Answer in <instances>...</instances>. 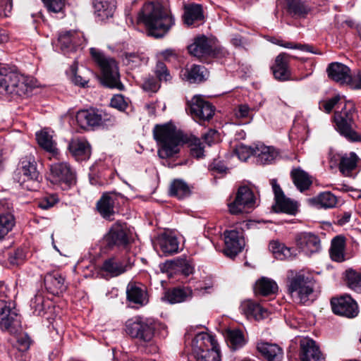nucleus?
Segmentation results:
<instances>
[{"instance_id": "f3484780", "label": "nucleus", "mask_w": 361, "mask_h": 361, "mask_svg": "<svg viewBox=\"0 0 361 361\" xmlns=\"http://www.w3.org/2000/svg\"><path fill=\"white\" fill-rule=\"evenodd\" d=\"M130 240V231L126 224L115 223L111 228L106 241L109 246L126 247Z\"/></svg>"}, {"instance_id": "aec40b11", "label": "nucleus", "mask_w": 361, "mask_h": 361, "mask_svg": "<svg viewBox=\"0 0 361 361\" xmlns=\"http://www.w3.org/2000/svg\"><path fill=\"white\" fill-rule=\"evenodd\" d=\"M295 241L298 248L307 255L317 252L321 249L319 237L312 233H300L296 235Z\"/></svg>"}, {"instance_id": "cd10ccee", "label": "nucleus", "mask_w": 361, "mask_h": 361, "mask_svg": "<svg viewBox=\"0 0 361 361\" xmlns=\"http://www.w3.org/2000/svg\"><path fill=\"white\" fill-rule=\"evenodd\" d=\"M257 349L267 361H282L283 358V349L277 344L260 342Z\"/></svg>"}, {"instance_id": "0eeeda50", "label": "nucleus", "mask_w": 361, "mask_h": 361, "mask_svg": "<svg viewBox=\"0 0 361 361\" xmlns=\"http://www.w3.org/2000/svg\"><path fill=\"white\" fill-rule=\"evenodd\" d=\"M156 324L149 318L136 317L126 323V331L130 337L142 343H151L154 337Z\"/></svg>"}, {"instance_id": "6e6d98bb", "label": "nucleus", "mask_w": 361, "mask_h": 361, "mask_svg": "<svg viewBox=\"0 0 361 361\" xmlns=\"http://www.w3.org/2000/svg\"><path fill=\"white\" fill-rule=\"evenodd\" d=\"M255 147H248L244 145H238L235 149V153L238 159L245 161L247 159L253 155L255 156Z\"/></svg>"}, {"instance_id": "9d476101", "label": "nucleus", "mask_w": 361, "mask_h": 361, "mask_svg": "<svg viewBox=\"0 0 361 361\" xmlns=\"http://www.w3.org/2000/svg\"><path fill=\"white\" fill-rule=\"evenodd\" d=\"M20 327V319L14 304L0 300V328L11 334H15Z\"/></svg>"}, {"instance_id": "473e14b6", "label": "nucleus", "mask_w": 361, "mask_h": 361, "mask_svg": "<svg viewBox=\"0 0 361 361\" xmlns=\"http://www.w3.org/2000/svg\"><path fill=\"white\" fill-rule=\"evenodd\" d=\"M192 296V290L190 287L175 288L167 290L163 300L171 304L178 303L189 300Z\"/></svg>"}, {"instance_id": "f704fd0d", "label": "nucleus", "mask_w": 361, "mask_h": 361, "mask_svg": "<svg viewBox=\"0 0 361 361\" xmlns=\"http://www.w3.org/2000/svg\"><path fill=\"white\" fill-rule=\"evenodd\" d=\"M184 22L188 25L204 21L202 6L200 4H190L185 7Z\"/></svg>"}, {"instance_id": "4468645a", "label": "nucleus", "mask_w": 361, "mask_h": 361, "mask_svg": "<svg viewBox=\"0 0 361 361\" xmlns=\"http://www.w3.org/2000/svg\"><path fill=\"white\" fill-rule=\"evenodd\" d=\"M188 106L193 118L200 122L209 121L214 114V107L200 96H194Z\"/></svg>"}, {"instance_id": "72a5a7b5", "label": "nucleus", "mask_w": 361, "mask_h": 361, "mask_svg": "<svg viewBox=\"0 0 361 361\" xmlns=\"http://www.w3.org/2000/svg\"><path fill=\"white\" fill-rule=\"evenodd\" d=\"M190 54L196 57H202L210 53L212 46L209 39L204 35L197 37L194 42L188 47Z\"/></svg>"}, {"instance_id": "3c124183", "label": "nucleus", "mask_w": 361, "mask_h": 361, "mask_svg": "<svg viewBox=\"0 0 361 361\" xmlns=\"http://www.w3.org/2000/svg\"><path fill=\"white\" fill-rule=\"evenodd\" d=\"M270 41L275 44L279 45V46L285 47V48L300 49L303 51L315 53L313 50V47H312L309 44H296V43H293V42H283V40H281L280 39L275 38V37L271 38V39Z\"/></svg>"}, {"instance_id": "bb28decb", "label": "nucleus", "mask_w": 361, "mask_h": 361, "mask_svg": "<svg viewBox=\"0 0 361 361\" xmlns=\"http://www.w3.org/2000/svg\"><path fill=\"white\" fill-rule=\"evenodd\" d=\"M44 285L47 290L53 295L62 293L67 288L65 278L59 272H51L46 274Z\"/></svg>"}, {"instance_id": "c03bdc74", "label": "nucleus", "mask_w": 361, "mask_h": 361, "mask_svg": "<svg viewBox=\"0 0 361 361\" xmlns=\"http://www.w3.org/2000/svg\"><path fill=\"white\" fill-rule=\"evenodd\" d=\"M16 221L11 212H0V240L13 228Z\"/></svg>"}, {"instance_id": "49530a36", "label": "nucleus", "mask_w": 361, "mask_h": 361, "mask_svg": "<svg viewBox=\"0 0 361 361\" xmlns=\"http://www.w3.org/2000/svg\"><path fill=\"white\" fill-rule=\"evenodd\" d=\"M288 11L293 16L303 17L307 14L310 8L302 0H287Z\"/></svg>"}, {"instance_id": "a19ab883", "label": "nucleus", "mask_w": 361, "mask_h": 361, "mask_svg": "<svg viewBox=\"0 0 361 361\" xmlns=\"http://www.w3.org/2000/svg\"><path fill=\"white\" fill-rule=\"evenodd\" d=\"M269 247L275 255V257L280 260L290 259L296 255V253H294L295 250L293 248L288 247L277 241L271 242Z\"/></svg>"}, {"instance_id": "393cba45", "label": "nucleus", "mask_w": 361, "mask_h": 361, "mask_svg": "<svg viewBox=\"0 0 361 361\" xmlns=\"http://www.w3.org/2000/svg\"><path fill=\"white\" fill-rule=\"evenodd\" d=\"M328 76L333 80L341 84H348L351 80L350 68L338 62H334L329 65L326 69Z\"/></svg>"}, {"instance_id": "c756f323", "label": "nucleus", "mask_w": 361, "mask_h": 361, "mask_svg": "<svg viewBox=\"0 0 361 361\" xmlns=\"http://www.w3.org/2000/svg\"><path fill=\"white\" fill-rule=\"evenodd\" d=\"M290 56L286 53H281L275 59V64L272 67L273 74L276 80L284 81L290 78L288 61Z\"/></svg>"}, {"instance_id": "7c9ffc66", "label": "nucleus", "mask_w": 361, "mask_h": 361, "mask_svg": "<svg viewBox=\"0 0 361 361\" xmlns=\"http://www.w3.org/2000/svg\"><path fill=\"white\" fill-rule=\"evenodd\" d=\"M254 152L256 161L262 165L271 164L279 155L275 148L263 144L256 145Z\"/></svg>"}, {"instance_id": "4d7b16f0", "label": "nucleus", "mask_w": 361, "mask_h": 361, "mask_svg": "<svg viewBox=\"0 0 361 361\" xmlns=\"http://www.w3.org/2000/svg\"><path fill=\"white\" fill-rule=\"evenodd\" d=\"M44 298L42 295H36L30 301V306L33 313L36 315H41L44 312Z\"/></svg>"}, {"instance_id": "37998d69", "label": "nucleus", "mask_w": 361, "mask_h": 361, "mask_svg": "<svg viewBox=\"0 0 361 361\" xmlns=\"http://www.w3.org/2000/svg\"><path fill=\"white\" fill-rule=\"evenodd\" d=\"M278 289L276 282L270 279L262 277L255 284V293L262 295L274 293Z\"/></svg>"}, {"instance_id": "423d86ee", "label": "nucleus", "mask_w": 361, "mask_h": 361, "mask_svg": "<svg viewBox=\"0 0 361 361\" xmlns=\"http://www.w3.org/2000/svg\"><path fill=\"white\" fill-rule=\"evenodd\" d=\"M314 281L312 277L302 272L290 271L288 276V290L298 298L300 303L305 304L310 300L314 292Z\"/></svg>"}, {"instance_id": "58836bf2", "label": "nucleus", "mask_w": 361, "mask_h": 361, "mask_svg": "<svg viewBox=\"0 0 361 361\" xmlns=\"http://www.w3.org/2000/svg\"><path fill=\"white\" fill-rule=\"evenodd\" d=\"M169 194L178 200H183L190 195L191 190L185 181L176 179L171 183Z\"/></svg>"}, {"instance_id": "e2e57ef3", "label": "nucleus", "mask_w": 361, "mask_h": 361, "mask_svg": "<svg viewBox=\"0 0 361 361\" xmlns=\"http://www.w3.org/2000/svg\"><path fill=\"white\" fill-rule=\"evenodd\" d=\"M340 99V96L336 95L329 99L322 101L320 102V109H324L326 113H330Z\"/></svg>"}, {"instance_id": "052dcab7", "label": "nucleus", "mask_w": 361, "mask_h": 361, "mask_svg": "<svg viewBox=\"0 0 361 361\" xmlns=\"http://www.w3.org/2000/svg\"><path fill=\"white\" fill-rule=\"evenodd\" d=\"M110 104L112 107L118 109L119 111H125L128 106V103L126 102L124 97L121 94H117L112 97Z\"/></svg>"}, {"instance_id": "5fc2aeb1", "label": "nucleus", "mask_w": 361, "mask_h": 361, "mask_svg": "<svg viewBox=\"0 0 361 361\" xmlns=\"http://www.w3.org/2000/svg\"><path fill=\"white\" fill-rule=\"evenodd\" d=\"M155 74L159 82H168L172 78L166 66L161 61L157 62L155 67Z\"/></svg>"}, {"instance_id": "20e7f679", "label": "nucleus", "mask_w": 361, "mask_h": 361, "mask_svg": "<svg viewBox=\"0 0 361 361\" xmlns=\"http://www.w3.org/2000/svg\"><path fill=\"white\" fill-rule=\"evenodd\" d=\"M90 54L102 71V83L111 88L121 90L123 85L120 82L118 67L115 59L106 56L96 48L90 49Z\"/></svg>"}, {"instance_id": "412c9836", "label": "nucleus", "mask_w": 361, "mask_h": 361, "mask_svg": "<svg viewBox=\"0 0 361 361\" xmlns=\"http://www.w3.org/2000/svg\"><path fill=\"white\" fill-rule=\"evenodd\" d=\"M132 267L131 264L126 259H122L118 257H110L104 261L101 270L106 276L110 277H116L125 273Z\"/></svg>"}, {"instance_id": "4c0bfd02", "label": "nucleus", "mask_w": 361, "mask_h": 361, "mask_svg": "<svg viewBox=\"0 0 361 361\" xmlns=\"http://www.w3.org/2000/svg\"><path fill=\"white\" fill-rule=\"evenodd\" d=\"M310 202L318 207L330 209L334 207L338 202L336 196L331 192H324L317 197L310 199Z\"/></svg>"}, {"instance_id": "6e6552de", "label": "nucleus", "mask_w": 361, "mask_h": 361, "mask_svg": "<svg viewBox=\"0 0 361 361\" xmlns=\"http://www.w3.org/2000/svg\"><path fill=\"white\" fill-rule=\"evenodd\" d=\"M354 109L347 105L340 112H336L334 120L336 128L341 135L350 142H357L361 140L360 135L355 131V124L353 120Z\"/></svg>"}, {"instance_id": "ddd939ff", "label": "nucleus", "mask_w": 361, "mask_h": 361, "mask_svg": "<svg viewBox=\"0 0 361 361\" xmlns=\"http://www.w3.org/2000/svg\"><path fill=\"white\" fill-rule=\"evenodd\" d=\"M332 311L334 314L347 318H355L358 315L359 308L356 301L349 295L332 298Z\"/></svg>"}, {"instance_id": "5701e85b", "label": "nucleus", "mask_w": 361, "mask_h": 361, "mask_svg": "<svg viewBox=\"0 0 361 361\" xmlns=\"http://www.w3.org/2000/svg\"><path fill=\"white\" fill-rule=\"evenodd\" d=\"M155 247H159L165 256L173 255L179 251V242L172 233H164L156 239Z\"/></svg>"}, {"instance_id": "9b49d317", "label": "nucleus", "mask_w": 361, "mask_h": 361, "mask_svg": "<svg viewBox=\"0 0 361 361\" xmlns=\"http://www.w3.org/2000/svg\"><path fill=\"white\" fill-rule=\"evenodd\" d=\"M255 195L247 186L240 187L235 200L228 204L230 213L234 215L249 213L255 207Z\"/></svg>"}, {"instance_id": "a211bd4d", "label": "nucleus", "mask_w": 361, "mask_h": 361, "mask_svg": "<svg viewBox=\"0 0 361 361\" xmlns=\"http://www.w3.org/2000/svg\"><path fill=\"white\" fill-rule=\"evenodd\" d=\"M82 41V34L76 30L61 32L58 37V45L65 54L74 51Z\"/></svg>"}, {"instance_id": "c9c22d12", "label": "nucleus", "mask_w": 361, "mask_h": 361, "mask_svg": "<svg viewBox=\"0 0 361 361\" xmlns=\"http://www.w3.org/2000/svg\"><path fill=\"white\" fill-rule=\"evenodd\" d=\"M36 139L39 145L47 152L55 155L57 154L56 144L53 140L52 132L47 129L36 133Z\"/></svg>"}, {"instance_id": "f8f14e48", "label": "nucleus", "mask_w": 361, "mask_h": 361, "mask_svg": "<svg viewBox=\"0 0 361 361\" xmlns=\"http://www.w3.org/2000/svg\"><path fill=\"white\" fill-rule=\"evenodd\" d=\"M125 197L114 192H105L97 203V209L105 219L112 221L116 213L115 208L124 203Z\"/></svg>"}, {"instance_id": "2f4dec72", "label": "nucleus", "mask_w": 361, "mask_h": 361, "mask_svg": "<svg viewBox=\"0 0 361 361\" xmlns=\"http://www.w3.org/2000/svg\"><path fill=\"white\" fill-rule=\"evenodd\" d=\"M359 157L355 152L345 153L340 156L338 169L340 172L346 177H351L353 171L355 170Z\"/></svg>"}, {"instance_id": "39448f33", "label": "nucleus", "mask_w": 361, "mask_h": 361, "mask_svg": "<svg viewBox=\"0 0 361 361\" xmlns=\"http://www.w3.org/2000/svg\"><path fill=\"white\" fill-rule=\"evenodd\" d=\"M192 354L197 361H220L218 344L205 332L197 334L192 342Z\"/></svg>"}, {"instance_id": "09e8293b", "label": "nucleus", "mask_w": 361, "mask_h": 361, "mask_svg": "<svg viewBox=\"0 0 361 361\" xmlns=\"http://www.w3.org/2000/svg\"><path fill=\"white\" fill-rule=\"evenodd\" d=\"M345 276L348 288L355 292L361 293V272L348 269Z\"/></svg>"}, {"instance_id": "864d4df0", "label": "nucleus", "mask_w": 361, "mask_h": 361, "mask_svg": "<svg viewBox=\"0 0 361 361\" xmlns=\"http://www.w3.org/2000/svg\"><path fill=\"white\" fill-rule=\"evenodd\" d=\"M123 63L130 68L139 67L143 63V59L135 52H126L123 56Z\"/></svg>"}, {"instance_id": "0e129e2a", "label": "nucleus", "mask_w": 361, "mask_h": 361, "mask_svg": "<svg viewBox=\"0 0 361 361\" xmlns=\"http://www.w3.org/2000/svg\"><path fill=\"white\" fill-rule=\"evenodd\" d=\"M30 345V339L27 334H22L18 336L16 341L17 348L22 352L29 349Z\"/></svg>"}, {"instance_id": "7ed1b4c3", "label": "nucleus", "mask_w": 361, "mask_h": 361, "mask_svg": "<svg viewBox=\"0 0 361 361\" xmlns=\"http://www.w3.org/2000/svg\"><path fill=\"white\" fill-rule=\"evenodd\" d=\"M35 83L31 77L16 71H0V94L13 97L27 95L35 87Z\"/></svg>"}, {"instance_id": "1a4fd4ad", "label": "nucleus", "mask_w": 361, "mask_h": 361, "mask_svg": "<svg viewBox=\"0 0 361 361\" xmlns=\"http://www.w3.org/2000/svg\"><path fill=\"white\" fill-rule=\"evenodd\" d=\"M20 165L14 178L23 188L32 190V184H35L39 177L34 157L29 155L23 157Z\"/></svg>"}, {"instance_id": "e433bc0d", "label": "nucleus", "mask_w": 361, "mask_h": 361, "mask_svg": "<svg viewBox=\"0 0 361 361\" xmlns=\"http://www.w3.org/2000/svg\"><path fill=\"white\" fill-rule=\"evenodd\" d=\"M293 183L301 192L307 190L312 185L309 174L300 168L293 169L290 172Z\"/></svg>"}, {"instance_id": "f257e3e1", "label": "nucleus", "mask_w": 361, "mask_h": 361, "mask_svg": "<svg viewBox=\"0 0 361 361\" xmlns=\"http://www.w3.org/2000/svg\"><path fill=\"white\" fill-rule=\"evenodd\" d=\"M153 135L159 144L158 156L161 159L173 157L179 152V146L185 142L189 143L193 157L200 159L204 157V146L200 140L194 136L188 138L172 123L156 125Z\"/></svg>"}, {"instance_id": "338daca9", "label": "nucleus", "mask_w": 361, "mask_h": 361, "mask_svg": "<svg viewBox=\"0 0 361 361\" xmlns=\"http://www.w3.org/2000/svg\"><path fill=\"white\" fill-rule=\"evenodd\" d=\"M24 257L25 255L23 250L17 249L13 253L10 254L8 259L11 264L18 265L23 261Z\"/></svg>"}, {"instance_id": "6ab92c4d", "label": "nucleus", "mask_w": 361, "mask_h": 361, "mask_svg": "<svg viewBox=\"0 0 361 361\" xmlns=\"http://www.w3.org/2000/svg\"><path fill=\"white\" fill-rule=\"evenodd\" d=\"M300 361H324L316 342L310 338H302L300 341Z\"/></svg>"}, {"instance_id": "774afa93", "label": "nucleus", "mask_w": 361, "mask_h": 361, "mask_svg": "<svg viewBox=\"0 0 361 361\" xmlns=\"http://www.w3.org/2000/svg\"><path fill=\"white\" fill-rule=\"evenodd\" d=\"M251 109L247 104H240L238 106L235 111V116L237 118H245L250 117V112Z\"/></svg>"}, {"instance_id": "8fccbe9b", "label": "nucleus", "mask_w": 361, "mask_h": 361, "mask_svg": "<svg viewBox=\"0 0 361 361\" xmlns=\"http://www.w3.org/2000/svg\"><path fill=\"white\" fill-rule=\"evenodd\" d=\"M206 69L204 66L193 65L190 69L186 70L187 80L190 82H202L204 80Z\"/></svg>"}, {"instance_id": "a878e982", "label": "nucleus", "mask_w": 361, "mask_h": 361, "mask_svg": "<svg viewBox=\"0 0 361 361\" xmlns=\"http://www.w3.org/2000/svg\"><path fill=\"white\" fill-rule=\"evenodd\" d=\"M68 149L78 161L87 159L91 154L90 145L85 138L73 139L68 145Z\"/></svg>"}, {"instance_id": "603ef678", "label": "nucleus", "mask_w": 361, "mask_h": 361, "mask_svg": "<svg viewBox=\"0 0 361 361\" xmlns=\"http://www.w3.org/2000/svg\"><path fill=\"white\" fill-rule=\"evenodd\" d=\"M71 71L73 74L72 81L75 85H80L81 87H85L86 84L89 82V77L87 75H91L92 73L89 70H85L84 75L78 74V67L77 64L75 62L71 67Z\"/></svg>"}, {"instance_id": "79ce46f5", "label": "nucleus", "mask_w": 361, "mask_h": 361, "mask_svg": "<svg viewBox=\"0 0 361 361\" xmlns=\"http://www.w3.org/2000/svg\"><path fill=\"white\" fill-rule=\"evenodd\" d=\"M272 209L275 212L295 214L297 212V204L284 195L275 200V204L272 206Z\"/></svg>"}, {"instance_id": "69168bd1", "label": "nucleus", "mask_w": 361, "mask_h": 361, "mask_svg": "<svg viewBox=\"0 0 361 361\" xmlns=\"http://www.w3.org/2000/svg\"><path fill=\"white\" fill-rule=\"evenodd\" d=\"M56 195L52 194L44 197L39 202V206L43 209H47L53 207L57 202Z\"/></svg>"}, {"instance_id": "4be33fe9", "label": "nucleus", "mask_w": 361, "mask_h": 361, "mask_svg": "<svg viewBox=\"0 0 361 361\" xmlns=\"http://www.w3.org/2000/svg\"><path fill=\"white\" fill-rule=\"evenodd\" d=\"M50 176L53 183L71 184L75 175L66 163H55L50 166Z\"/></svg>"}, {"instance_id": "bf43d9fd", "label": "nucleus", "mask_w": 361, "mask_h": 361, "mask_svg": "<svg viewBox=\"0 0 361 361\" xmlns=\"http://www.w3.org/2000/svg\"><path fill=\"white\" fill-rule=\"evenodd\" d=\"M174 263L177 267L180 269V271L185 275L188 276L193 271V267L190 262L185 259H178L174 261Z\"/></svg>"}, {"instance_id": "a18cd8bd", "label": "nucleus", "mask_w": 361, "mask_h": 361, "mask_svg": "<svg viewBox=\"0 0 361 361\" xmlns=\"http://www.w3.org/2000/svg\"><path fill=\"white\" fill-rule=\"evenodd\" d=\"M226 339L233 350L242 348L246 343L243 333L239 329H231L226 332Z\"/></svg>"}, {"instance_id": "dca6fc26", "label": "nucleus", "mask_w": 361, "mask_h": 361, "mask_svg": "<svg viewBox=\"0 0 361 361\" xmlns=\"http://www.w3.org/2000/svg\"><path fill=\"white\" fill-rule=\"evenodd\" d=\"M224 252L230 257L237 255L245 246L243 232L237 230L226 231L224 232Z\"/></svg>"}, {"instance_id": "ea45409f", "label": "nucleus", "mask_w": 361, "mask_h": 361, "mask_svg": "<svg viewBox=\"0 0 361 361\" xmlns=\"http://www.w3.org/2000/svg\"><path fill=\"white\" fill-rule=\"evenodd\" d=\"M126 294L128 300L131 302L139 305H144L146 302L145 291L134 283H128Z\"/></svg>"}, {"instance_id": "13d9d810", "label": "nucleus", "mask_w": 361, "mask_h": 361, "mask_svg": "<svg viewBox=\"0 0 361 361\" xmlns=\"http://www.w3.org/2000/svg\"><path fill=\"white\" fill-rule=\"evenodd\" d=\"M49 11L59 13L64 6V0H42Z\"/></svg>"}, {"instance_id": "f03ea898", "label": "nucleus", "mask_w": 361, "mask_h": 361, "mask_svg": "<svg viewBox=\"0 0 361 361\" xmlns=\"http://www.w3.org/2000/svg\"><path fill=\"white\" fill-rule=\"evenodd\" d=\"M137 20L146 26L149 35L156 38L163 37L174 25L170 11L159 2L145 4Z\"/></svg>"}, {"instance_id": "b1692460", "label": "nucleus", "mask_w": 361, "mask_h": 361, "mask_svg": "<svg viewBox=\"0 0 361 361\" xmlns=\"http://www.w3.org/2000/svg\"><path fill=\"white\" fill-rule=\"evenodd\" d=\"M240 310L247 319L260 320L268 316L267 310L252 300L243 301L240 306Z\"/></svg>"}, {"instance_id": "c85d7f7f", "label": "nucleus", "mask_w": 361, "mask_h": 361, "mask_svg": "<svg viewBox=\"0 0 361 361\" xmlns=\"http://www.w3.org/2000/svg\"><path fill=\"white\" fill-rule=\"evenodd\" d=\"M94 14L100 21L111 18L116 9V0H94Z\"/></svg>"}, {"instance_id": "2eb2a0df", "label": "nucleus", "mask_w": 361, "mask_h": 361, "mask_svg": "<svg viewBox=\"0 0 361 361\" xmlns=\"http://www.w3.org/2000/svg\"><path fill=\"white\" fill-rule=\"evenodd\" d=\"M106 115L95 109H82L77 112L75 116L78 126L83 128H95L104 124L109 120L106 118Z\"/></svg>"}, {"instance_id": "680f3d73", "label": "nucleus", "mask_w": 361, "mask_h": 361, "mask_svg": "<svg viewBox=\"0 0 361 361\" xmlns=\"http://www.w3.org/2000/svg\"><path fill=\"white\" fill-rule=\"evenodd\" d=\"M160 87L159 83L153 77H148L145 78L142 83V88L145 91L157 92Z\"/></svg>"}, {"instance_id": "de8ad7c7", "label": "nucleus", "mask_w": 361, "mask_h": 361, "mask_svg": "<svg viewBox=\"0 0 361 361\" xmlns=\"http://www.w3.org/2000/svg\"><path fill=\"white\" fill-rule=\"evenodd\" d=\"M344 240L343 238L336 236L331 242L330 249L331 257L334 261L342 262L344 259Z\"/></svg>"}]
</instances>
